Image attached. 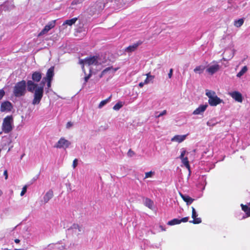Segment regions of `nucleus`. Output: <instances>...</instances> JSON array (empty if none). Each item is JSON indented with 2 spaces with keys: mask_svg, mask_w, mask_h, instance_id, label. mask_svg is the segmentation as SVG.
I'll return each mask as SVG.
<instances>
[{
  "mask_svg": "<svg viewBox=\"0 0 250 250\" xmlns=\"http://www.w3.org/2000/svg\"><path fill=\"white\" fill-rule=\"evenodd\" d=\"M78 20L77 18H74L73 19H71L70 20H66L63 23V25L67 24L70 26L72 25L73 24H75L76 21Z\"/></svg>",
  "mask_w": 250,
  "mask_h": 250,
  "instance_id": "5701e85b",
  "label": "nucleus"
},
{
  "mask_svg": "<svg viewBox=\"0 0 250 250\" xmlns=\"http://www.w3.org/2000/svg\"><path fill=\"white\" fill-rule=\"evenodd\" d=\"M5 94L4 91L3 89H0V100H1Z\"/></svg>",
  "mask_w": 250,
  "mask_h": 250,
  "instance_id": "37998d69",
  "label": "nucleus"
},
{
  "mask_svg": "<svg viewBox=\"0 0 250 250\" xmlns=\"http://www.w3.org/2000/svg\"><path fill=\"white\" fill-rule=\"evenodd\" d=\"M123 106V104L121 102H118L113 106V109L115 110H119Z\"/></svg>",
  "mask_w": 250,
  "mask_h": 250,
  "instance_id": "7c9ffc66",
  "label": "nucleus"
},
{
  "mask_svg": "<svg viewBox=\"0 0 250 250\" xmlns=\"http://www.w3.org/2000/svg\"><path fill=\"white\" fill-rule=\"evenodd\" d=\"M78 165V160L77 159H75L73 162L72 167L73 168H75Z\"/></svg>",
  "mask_w": 250,
  "mask_h": 250,
  "instance_id": "a19ab883",
  "label": "nucleus"
},
{
  "mask_svg": "<svg viewBox=\"0 0 250 250\" xmlns=\"http://www.w3.org/2000/svg\"><path fill=\"white\" fill-rule=\"evenodd\" d=\"M224 54L226 56L227 55H229V56L228 57V58H223L225 60H230L231 58H232V57H233L234 54V52L233 50H232L231 49H226L225 51H224Z\"/></svg>",
  "mask_w": 250,
  "mask_h": 250,
  "instance_id": "a211bd4d",
  "label": "nucleus"
},
{
  "mask_svg": "<svg viewBox=\"0 0 250 250\" xmlns=\"http://www.w3.org/2000/svg\"><path fill=\"white\" fill-rule=\"evenodd\" d=\"M26 84L24 80L18 82L13 88V94L16 97H20L25 95L26 93Z\"/></svg>",
  "mask_w": 250,
  "mask_h": 250,
  "instance_id": "7ed1b4c3",
  "label": "nucleus"
},
{
  "mask_svg": "<svg viewBox=\"0 0 250 250\" xmlns=\"http://www.w3.org/2000/svg\"><path fill=\"white\" fill-rule=\"evenodd\" d=\"M49 31V29L45 25L44 28L41 31V32L39 34V36H41L43 35L46 33H47Z\"/></svg>",
  "mask_w": 250,
  "mask_h": 250,
  "instance_id": "c9c22d12",
  "label": "nucleus"
},
{
  "mask_svg": "<svg viewBox=\"0 0 250 250\" xmlns=\"http://www.w3.org/2000/svg\"><path fill=\"white\" fill-rule=\"evenodd\" d=\"M13 128V119L12 116H6L3 121L2 129L5 133L11 132Z\"/></svg>",
  "mask_w": 250,
  "mask_h": 250,
  "instance_id": "20e7f679",
  "label": "nucleus"
},
{
  "mask_svg": "<svg viewBox=\"0 0 250 250\" xmlns=\"http://www.w3.org/2000/svg\"><path fill=\"white\" fill-rule=\"evenodd\" d=\"M217 124V122L215 121V119H212L210 120H209L207 123V124L209 126H213Z\"/></svg>",
  "mask_w": 250,
  "mask_h": 250,
  "instance_id": "72a5a7b5",
  "label": "nucleus"
},
{
  "mask_svg": "<svg viewBox=\"0 0 250 250\" xmlns=\"http://www.w3.org/2000/svg\"><path fill=\"white\" fill-rule=\"evenodd\" d=\"M55 22H56L55 20L52 21L51 22H49L47 25H46V26L50 30L51 29L53 28L55 26Z\"/></svg>",
  "mask_w": 250,
  "mask_h": 250,
  "instance_id": "473e14b6",
  "label": "nucleus"
},
{
  "mask_svg": "<svg viewBox=\"0 0 250 250\" xmlns=\"http://www.w3.org/2000/svg\"><path fill=\"white\" fill-rule=\"evenodd\" d=\"M20 242V240L18 239H16L15 240V242L16 243H19Z\"/></svg>",
  "mask_w": 250,
  "mask_h": 250,
  "instance_id": "5fc2aeb1",
  "label": "nucleus"
},
{
  "mask_svg": "<svg viewBox=\"0 0 250 250\" xmlns=\"http://www.w3.org/2000/svg\"><path fill=\"white\" fill-rule=\"evenodd\" d=\"M145 84H146V83L144 82H141L139 83V85L140 87H142Z\"/></svg>",
  "mask_w": 250,
  "mask_h": 250,
  "instance_id": "864d4df0",
  "label": "nucleus"
},
{
  "mask_svg": "<svg viewBox=\"0 0 250 250\" xmlns=\"http://www.w3.org/2000/svg\"><path fill=\"white\" fill-rule=\"evenodd\" d=\"M111 97V96H110L107 99L101 101L100 102V103L99 104V106H98L99 108H101L104 105H105L107 103H108L110 101Z\"/></svg>",
  "mask_w": 250,
  "mask_h": 250,
  "instance_id": "c85d7f7f",
  "label": "nucleus"
},
{
  "mask_svg": "<svg viewBox=\"0 0 250 250\" xmlns=\"http://www.w3.org/2000/svg\"><path fill=\"white\" fill-rule=\"evenodd\" d=\"M155 174L154 171H150L145 173V177L144 179L152 177Z\"/></svg>",
  "mask_w": 250,
  "mask_h": 250,
  "instance_id": "f704fd0d",
  "label": "nucleus"
},
{
  "mask_svg": "<svg viewBox=\"0 0 250 250\" xmlns=\"http://www.w3.org/2000/svg\"><path fill=\"white\" fill-rule=\"evenodd\" d=\"M208 102L210 105L212 106H216L222 103H224L223 101L220 99L217 95L210 99H208Z\"/></svg>",
  "mask_w": 250,
  "mask_h": 250,
  "instance_id": "1a4fd4ad",
  "label": "nucleus"
},
{
  "mask_svg": "<svg viewBox=\"0 0 250 250\" xmlns=\"http://www.w3.org/2000/svg\"><path fill=\"white\" fill-rule=\"evenodd\" d=\"M172 74H173V69L172 68H171L169 70V73L168 74V77L169 78H171L172 76Z\"/></svg>",
  "mask_w": 250,
  "mask_h": 250,
  "instance_id": "49530a36",
  "label": "nucleus"
},
{
  "mask_svg": "<svg viewBox=\"0 0 250 250\" xmlns=\"http://www.w3.org/2000/svg\"><path fill=\"white\" fill-rule=\"evenodd\" d=\"M200 180L205 182V185L206 184V178L204 177V176H202L201 178H200Z\"/></svg>",
  "mask_w": 250,
  "mask_h": 250,
  "instance_id": "603ef678",
  "label": "nucleus"
},
{
  "mask_svg": "<svg viewBox=\"0 0 250 250\" xmlns=\"http://www.w3.org/2000/svg\"><path fill=\"white\" fill-rule=\"evenodd\" d=\"M241 207H242V209L246 212V217L250 216V203L249 205H244L243 204H241Z\"/></svg>",
  "mask_w": 250,
  "mask_h": 250,
  "instance_id": "412c9836",
  "label": "nucleus"
},
{
  "mask_svg": "<svg viewBox=\"0 0 250 250\" xmlns=\"http://www.w3.org/2000/svg\"><path fill=\"white\" fill-rule=\"evenodd\" d=\"M54 67L52 66L47 71L46 77H43L40 84L34 83L32 80L27 82V90L34 93L32 104L33 105L40 104L43 94L44 86L46 80H52L54 76Z\"/></svg>",
  "mask_w": 250,
  "mask_h": 250,
  "instance_id": "f257e3e1",
  "label": "nucleus"
},
{
  "mask_svg": "<svg viewBox=\"0 0 250 250\" xmlns=\"http://www.w3.org/2000/svg\"><path fill=\"white\" fill-rule=\"evenodd\" d=\"M142 43V42L141 41H139L136 43H135L127 47H126L125 49V51L127 52H132L135 51L137 48Z\"/></svg>",
  "mask_w": 250,
  "mask_h": 250,
  "instance_id": "4468645a",
  "label": "nucleus"
},
{
  "mask_svg": "<svg viewBox=\"0 0 250 250\" xmlns=\"http://www.w3.org/2000/svg\"><path fill=\"white\" fill-rule=\"evenodd\" d=\"M244 20L243 19H240L234 21V25L237 27H241L244 23Z\"/></svg>",
  "mask_w": 250,
  "mask_h": 250,
  "instance_id": "a878e982",
  "label": "nucleus"
},
{
  "mask_svg": "<svg viewBox=\"0 0 250 250\" xmlns=\"http://www.w3.org/2000/svg\"><path fill=\"white\" fill-rule=\"evenodd\" d=\"M52 81V80H46V81H45V82H47V88H46V91L47 93H48L49 92V89L51 87Z\"/></svg>",
  "mask_w": 250,
  "mask_h": 250,
  "instance_id": "e433bc0d",
  "label": "nucleus"
},
{
  "mask_svg": "<svg viewBox=\"0 0 250 250\" xmlns=\"http://www.w3.org/2000/svg\"><path fill=\"white\" fill-rule=\"evenodd\" d=\"M2 133V131H0V134H1Z\"/></svg>",
  "mask_w": 250,
  "mask_h": 250,
  "instance_id": "052dcab7",
  "label": "nucleus"
},
{
  "mask_svg": "<svg viewBox=\"0 0 250 250\" xmlns=\"http://www.w3.org/2000/svg\"><path fill=\"white\" fill-rule=\"evenodd\" d=\"M27 190V186H25L23 187L21 192V196H22L24 195Z\"/></svg>",
  "mask_w": 250,
  "mask_h": 250,
  "instance_id": "ea45409f",
  "label": "nucleus"
},
{
  "mask_svg": "<svg viewBox=\"0 0 250 250\" xmlns=\"http://www.w3.org/2000/svg\"><path fill=\"white\" fill-rule=\"evenodd\" d=\"M186 154H188V152L184 148H182L181 150V155H180L179 158L181 160L182 164L185 166V167L187 168H188V172H189L188 175L190 176V173H191V171H190V166L189 165V162L188 161V157H184Z\"/></svg>",
  "mask_w": 250,
  "mask_h": 250,
  "instance_id": "423d86ee",
  "label": "nucleus"
},
{
  "mask_svg": "<svg viewBox=\"0 0 250 250\" xmlns=\"http://www.w3.org/2000/svg\"><path fill=\"white\" fill-rule=\"evenodd\" d=\"M91 68L93 69V67H89V70H90V72H91V71H92V70H91Z\"/></svg>",
  "mask_w": 250,
  "mask_h": 250,
  "instance_id": "4d7b16f0",
  "label": "nucleus"
},
{
  "mask_svg": "<svg viewBox=\"0 0 250 250\" xmlns=\"http://www.w3.org/2000/svg\"><path fill=\"white\" fill-rule=\"evenodd\" d=\"M127 154L129 156L132 157L134 154V152L131 149H129L128 151Z\"/></svg>",
  "mask_w": 250,
  "mask_h": 250,
  "instance_id": "a18cd8bd",
  "label": "nucleus"
},
{
  "mask_svg": "<svg viewBox=\"0 0 250 250\" xmlns=\"http://www.w3.org/2000/svg\"><path fill=\"white\" fill-rule=\"evenodd\" d=\"M220 68V66L216 63L213 65L208 66L206 71L210 75H213L215 73L217 72Z\"/></svg>",
  "mask_w": 250,
  "mask_h": 250,
  "instance_id": "9b49d317",
  "label": "nucleus"
},
{
  "mask_svg": "<svg viewBox=\"0 0 250 250\" xmlns=\"http://www.w3.org/2000/svg\"><path fill=\"white\" fill-rule=\"evenodd\" d=\"M71 145V142L66 140L64 138L62 137L54 146L55 147L58 148L66 149Z\"/></svg>",
  "mask_w": 250,
  "mask_h": 250,
  "instance_id": "0eeeda50",
  "label": "nucleus"
},
{
  "mask_svg": "<svg viewBox=\"0 0 250 250\" xmlns=\"http://www.w3.org/2000/svg\"><path fill=\"white\" fill-rule=\"evenodd\" d=\"M205 67L203 65H199L197 66L194 69V71L195 73H198L199 74H201L204 70L205 69Z\"/></svg>",
  "mask_w": 250,
  "mask_h": 250,
  "instance_id": "cd10ccee",
  "label": "nucleus"
},
{
  "mask_svg": "<svg viewBox=\"0 0 250 250\" xmlns=\"http://www.w3.org/2000/svg\"><path fill=\"white\" fill-rule=\"evenodd\" d=\"M117 68H114L113 67H108L104 69L101 73L100 75V77H102L104 75H105L107 72L109 71H112V73H114L116 71Z\"/></svg>",
  "mask_w": 250,
  "mask_h": 250,
  "instance_id": "4be33fe9",
  "label": "nucleus"
},
{
  "mask_svg": "<svg viewBox=\"0 0 250 250\" xmlns=\"http://www.w3.org/2000/svg\"><path fill=\"white\" fill-rule=\"evenodd\" d=\"M49 249L56 248V245L55 244H50L48 246Z\"/></svg>",
  "mask_w": 250,
  "mask_h": 250,
  "instance_id": "de8ad7c7",
  "label": "nucleus"
},
{
  "mask_svg": "<svg viewBox=\"0 0 250 250\" xmlns=\"http://www.w3.org/2000/svg\"><path fill=\"white\" fill-rule=\"evenodd\" d=\"M75 245L74 244V243H72V244H70V246L68 247V249H70V250H71L73 248H74L75 247Z\"/></svg>",
  "mask_w": 250,
  "mask_h": 250,
  "instance_id": "3c124183",
  "label": "nucleus"
},
{
  "mask_svg": "<svg viewBox=\"0 0 250 250\" xmlns=\"http://www.w3.org/2000/svg\"><path fill=\"white\" fill-rule=\"evenodd\" d=\"M246 4V3H243V5H242V7L245 6V4Z\"/></svg>",
  "mask_w": 250,
  "mask_h": 250,
  "instance_id": "13d9d810",
  "label": "nucleus"
},
{
  "mask_svg": "<svg viewBox=\"0 0 250 250\" xmlns=\"http://www.w3.org/2000/svg\"><path fill=\"white\" fill-rule=\"evenodd\" d=\"M143 203L144 205L149 208L151 209H153L154 203L151 199L148 198H145L143 199Z\"/></svg>",
  "mask_w": 250,
  "mask_h": 250,
  "instance_id": "f3484780",
  "label": "nucleus"
},
{
  "mask_svg": "<svg viewBox=\"0 0 250 250\" xmlns=\"http://www.w3.org/2000/svg\"><path fill=\"white\" fill-rule=\"evenodd\" d=\"M188 220V217H186L180 219V223L181 222H187Z\"/></svg>",
  "mask_w": 250,
  "mask_h": 250,
  "instance_id": "79ce46f5",
  "label": "nucleus"
},
{
  "mask_svg": "<svg viewBox=\"0 0 250 250\" xmlns=\"http://www.w3.org/2000/svg\"><path fill=\"white\" fill-rule=\"evenodd\" d=\"M191 209L192 218L193 219V220L192 221H190L189 222L194 224H198L201 223L202 222V219L200 217H197L198 216V213H197L195 209L193 207H191Z\"/></svg>",
  "mask_w": 250,
  "mask_h": 250,
  "instance_id": "6e6552de",
  "label": "nucleus"
},
{
  "mask_svg": "<svg viewBox=\"0 0 250 250\" xmlns=\"http://www.w3.org/2000/svg\"><path fill=\"white\" fill-rule=\"evenodd\" d=\"M229 95L238 102L241 103L243 101L242 94L238 91L230 92Z\"/></svg>",
  "mask_w": 250,
  "mask_h": 250,
  "instance_id": "f8f14e48",
  "label": "nucleus"
},
{
  "mask_svg": "<svg viewBox=\"0 0 250 250\" xmlns=\"http://www.w3.org/2000/svg\"><path fill=\"white\" fill-rule=\"evenodd\" d=\"M2 194V191H1V190L0 189V197L1 196V195Z\"/></svg>",
  "mask_w": 250,
  "mask_h": 250,
  "instance_id": "6e6d98bb",
  "label": "nucleus"
},
{
  "mask_svg": "<svg viewBox=\"0 0 250 250\" xmlns=\"http://www.w3.org/2000/svg\"><path fill=\"white\" fill-rule=\"evenodd\" d=\"M42 78V73L38 71H35L33 73L32 75V79L34 83L35 82L38 83L39 82Z\"/></svg>",
  "mask_w": 250,
  "mask_h": 250,
  "instance_id": "2eb2a0df",
  "label": "nucleus"
},
{
  "mask_svg": "<svg viewBox=\"0 0 250 250\" xmlns=\"http://www.w3.org/2000/svg\"><path fill=\"white\" fill-rule=\"evenodd\" d=\"M60 243L55 244V245H56V249H58L60 250H64L66 249L65 245H61L60 246Z\"/></svg>",
  "mask_w": 250,
  "mask_h": 250,
  "instance_id": "4c0bfd02",
  "label": "nucleus"
},
{
  "mask_svg": "<svg viewBox=\"0 0 250 250\" xmlns=\"http://www.w3.org/2000/svg\"><path fill=\"white\" fill-rule=\"evenodd\" d=\"M147 77L146 80L144 81V83H146V84L153 82V80L154 78V76L150 75V73H148L146 74Z\"/></svg>",
  "mask_w": 250,
  "mask_h": 250,
  "instance_id": "b1692460",
  "label": "nucleus"
},
{
  "mask_svg": "<svg viewBox=\"0 0 250 250\" xmlns=\"http://www.w3.org/2000/svg\"><path fill=\"white\" fill-rule=\"evenodd\" d=\"M246 217L245 215H244V216H243V217H242V219H244V218H245Z\"/></svg>",
  "mask_w": 250,
  "mask_h": 250,
  "instance_id": "bf43d9fd",
  "label": "nucleus"
},
{
  "mask_svg": "<svg viewBox=\"0 0 250 250\" xmlns=\"http://www.w3.org/2000/svg\"><path fill=\"white\" fill-rule=\"evenodd\" d=\"M229 2L230 3L231 2L234 3V5L232 6L234 7V9H235L236 8H238L239 6H241V5H240V3L239 2L238 0H229Z\"/></svg>",
  "mask_w": 250,
  "mask_h": 250,
  "instance_id": "2f4dec72",
  "label": "nucleus"
},
{
  "mask_svg": "<svg viewBox=\"0 0 250 250\" xmlns=\"http://www.w3.org/2000/svg\"><path fill=\"white\" fill-rule=\"evenodd\" d=\"M157 112L155 113V117L156 118H159L163 115H165L167 114V110H164L162 112H161L160 114L157 115Z\"/></svg>",
  "mask_w": 250,
  "mask_h": 250,
  "instance_id": "58836bf2",
  "label": "nucleus"
},
{
  "mask_svg": "<svg viewBox=\"0 0 250 250\" xmlns=\"http://www.w3.org/2000/svg\"><path fill=\"white\" fill-rule=\"evenodd\" d=\"M206 95L208 96V99H210L213 97L216 96L215 92L209 90H206Z\"/></svg>",
  "mask_w": 250,
  "mask_h": 250,
  "instance_id": "393cba45",
  "label": "nucleus"
},
{
  "mask_svg": "<svg viewBox=\"0 0 250 250\" xmlns=\"http://www.w3.org/2000/svg\"><path fill=\"white\" fill-rule=\"evenodd\" d=\"M181 194V196L182 198V199H183V200L187 203V204L188 205L191 204L192 203L194 200V199L191 198L190 197H189L188 195H184L182 194Z\"/></svg>",
  "mask_w": 250,
  "mask_h": 250,
  "instance_id": "aec40b11",
  "label": "nucleus"
},
{
  "mask_svg": "<svg viewBox=\"0 0 250 250\" xmlns=\"http://www.w3.org/2000/svg\"><path fill=\"white\" fill-rule=\"evenodd\" d=\"M103 61L102 59L99 56H90L87 57L84 60H80L79 61L80 64L82 65V68L83 72L85 73L84 70V65H88V66H96L95 69L97 71L101 69Z\"/></svg>",
  "mask_w": 250,
  "mask_h": 250,
  "instance_id": "f03ea898",
  "label": "nucleus"
},
{
  "mask_svg": "<svg viewBox=\"0 0 250 250\" xmlns=\"http://www.w3.org/2000/svg\"><path fill=\"white\" fill-rule=\"evenodd\" d=\"M53 196V192L52 190L47 191L43 197V201L44 203H47Z\"/></svg>",
  "mask_w": 250,
  "mask_h": 250,
  "instance_id": "6ab92c4d",
  "label": "nucleus"
},
{
  "mask_svg": "<svg viewBox=\"0 0 250 250\" xmlns=\"http://www.w3.org/2000/svg\"><path fill=\"white\" fill-rule=\"evenodd\" d=\"M3 175L5 176V179H7L8 178V173H7V170H5L4 171Z\"/></svg>",
  "mask_w": 250,
  "mask_h": 250,
  "instance_id": "8fccbe9b",
  "label": "nucleus"
},
{
  "mask_svg": "<svg viewBox=\"0 0 250 250\" xmlns=\"http://www.w3.org/2000/svg\"><path fill=\"white\" fill-rule=\"evenodd\" d=\"M67 231L73 236H78L83 232L84 228L82 225L74 224L67 229Z\"/></svg>",
  "mask_w": 250,
  "mask_h": 250,
  "instance_id": "39448f33",
  "label": "nucleus"
},
{
  "mask_svg": "<svg viewBox=\"0 0 250 250\" xmlns=\"http://www.w3.org/2000/svg\"><path fill=\"white\" fill-rule=\"evenodd\" d=\"M12 108V104L9 102H4L2 103L0 106V110L2 112L6 111H10Z\"/></svg>",
  "mask_w": 250,
  "mask_h": 250,
  "instance_id": "ddd939ff",
  "label": "nucleus"
},
{
  "mask_svg": "<svg viewBox=\"0 0 250 250\" xmlns=\"http://www.w3.org/2000/svg\"><path fill=\"white\" fill-rule=\"evenodd\" d=\"M180 224V219H173L168 222L167 225L170 226H173L177 224Z\"/></svg>",
  "mask_w": 250,
  "mask_h": 250,
  "instance_id": "c756f323",
  "label": "nucleus"
},
{
  "mask_svg": "<svg viewBox=\"0 0 250 250\" xmlns=\"http://www.w3.org/2000/svg\"><path fill=\"white\" fill-rule=\"evenodd\" d=\"M188 135H175L172 139L171 141L172 142H176L179 143H180L184 141L187 138Z\"/></svg>",
  "mask_w": 250,
  "mask_h": 250,
  "instance_id": "dca6fc26",
  "label": "nucleus"
},
{
  "mask_svg": "<svg viewBox=\"0 0 250 250\" xmlns=\"http://www.w3.org/2000/svg\"><path fill=\"white\" fill-rule=\"evenodd\" d=\"M248 70V68L246 66H244L242 69L237 74V77L240 78Z\"/></svg>",
  "mask_w": 250,
  "mask_h": 250,
  "instance_id": "bb28decb",
  "label": "nucleus"
},
{
  "mask_svg": "<svg viewBox=\"0 0 250 250\" xmlns=\"http://www.w3.org/2000/svg\"><path fill=\"white\" fill-rule=\"evenodd\" d=\"M208 107V105L207 104L200 105L199 106V107L198 108H197L193 112V114L202 115Z\"/></svg>",
  "mask_w": 250,
  "mask_h": 250,
  "instance_id": "9d476101",
  "label": "nucleus"
},
{
  "mask_svg": "<svg viewBox=\"0 0 250 250\" xmlns=\"http://www.w3.org/2000/svg\"><path fill=\"white\" fill-rule=\"evenodd\" d=\"M72 125H73V123H72V122H68L67 123L66 125V127L67 128H70L71 126H72Z\"/></svg>",
  "mask_w": 250,
  "mask_h": 250,
  "instance_id": "c03bdc74",
  "label": "nucleus"
},
{
  "mask_svg": "<svg viewBox=\"0 0 250 250\" xmlns=\"http://www.w3.org/2000/svg\"><path fill=\"white\" fill-rule=\"evenodd\" d=\"M90 76H91V74H89L88 76H85L84 77L85 83H86L88 81V80H89V79L90 77Z\"/></svg>",
  "mask_w": 250,
  "mask_h": 250,
  "instance_id": "09e8293b",
  "label": "nucleus"
}]
</instances>
